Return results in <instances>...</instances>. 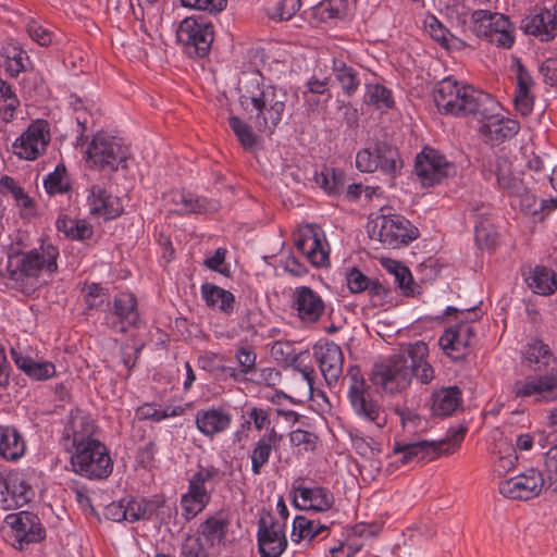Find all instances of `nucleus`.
<instances>
[{"mask_svg": "<svg viewBox=\"0 0 557 557\" xmlns=\"http://www.w3.org/2000/svg\"><path fill=\"white\" fill-rule=\"evenodd\" d=\"M314 355L327 385L336 384L343 373L344 357L341 347L333 342H329L315 346Z\"/></svg>", "mask_w": 557, "mask_h": 557, "instance_id": "obj_31", "label": "nucleus"}, {"mask_svg": "<svg viewBox=\"0 0 557 557\" xmlns=\"http://www.w3.org/2000/svg\"><path fill=\"white\" fill-rule=\"evenodd\" d=\"M59 256L58 246L49 238H40L37 247L9 256L10 276L24 293L34 292L58 271Z\"/></svg>", "mask_w": 557, "mask_h": 557, "instance_id": "obj_2", "label": "nucleus"}, {"mask_svg": "<svg viewBox=\"0 0 557 557\" xmlns=\"http://www.w3.org/2000/svg\"><path fill=\"white\" fill-rule=\"evenodd\" d=\"M51 139L46 120L33 121L12 143V153L24 161H35L47 151Z\"/></svg>", "mask_w": 557, "mask_h": 557, "instance_id": "obj_13", "label": "nucleus"}, {"mask_svg": "<svg viewBox=\"0 0 557 557\" xmlns=\"http://www.w3.org/2000/svg\"><path fill=\"white\" fill-rule=\"evenodd\" d=\"M281 435L274 429L261 435L253 444L250 451L251 472L255 475L261 473L262 468L268 463L273 449L278 445Z\"/></svg>", "mask_w": 557, "mask_h": 557, "instance_id": "obj_37", "label": "nucleus"}, {"mask_svg": "<svg viewBox=\"0 0 557 557\" xmlns=\"http://www.w3.org/2000/svg\"><path fill=\"white\" fill-rule=\"evenodd\" d=\"M423 27L426 34L445 49H460L463 41L454 36L448 28L434 15H426L423 20Z\"/></svg>", "mask_w": 557, "mask_h": 557, "instance_id": "obj_40", "label": "nucleus"}, {"mask_svg": "<svg viewBox=\"0 0 557 557\" xmlns=\"http://www.w3.org/2000/svg\"><path fill=\"white\" fill-rule=\"evenodd\" d=\"M476 115L479 132L490 141H503L518 134L520 124L517 120L506 116L503 108L490 94L481 96Z\"/></svg>", "mask_w": 557, "mask_h": 557, "instance_id": "obj_8", "label": "nucleus"}, {"mask_svg": "<svg viewBox=\"0 0 557 557\" xmlns=\"http://www.w3.org/2000/svg\"><path fill=\"white\" fill-rule=\"evenodd\" d=\"M87 206L90 215L103 220H112L123 212L120 197L113 195L107 187L94 185L87 196Z\"/></svg>", "mask_w": 557, "mask_h": 557, "instance_id": "obj_27", "label": "nucleus"}, {"mask_svg": "<svg viewBox=\"0 0 557 557\" xmlns=\"http://www.w3.org/2000/svg\"><path fill=\"white\" fill-rule=\"evenodd\" d=\"M364 99L368 104L380 111H386L395 104L392 90L380 83L366 84Z\"/></svg>", "mask_w": 557, "mask_h": 557, "instance_id": "obj_50", "label": "nucleus"}, {"mask_svg": "<svg viewBox=\"0 0 557 557\" xmlns=\"http://www.w3.org/2000/svg\"><path fill=\"white\" fill-rule=\"evenodd\" d=\"M202 299L212 310L231 314L234 310L235 297L230 292L212 283H203L200 287Z\"/></svg>", "mask_w": 557, "mask_h": 557, "instance_id": "obj_39", "label": "nucleus"}, {"mask_svg": "<svg viewBox=\"0 0 557 557\" xmlns=\"http://www.w3.org/2000/svg\"><path fill=\"white\" fill-rule=\"evenodd\" d=\"M108 306L106 322L113 331L125 333L129 327L138 325L140 318L134 294L121 292L114 296Z\"/></svg>", "mask_w": 557, "mask_h": 557, "instance_id": "obj_20", "label": "nucleus"}, {"mask_svg": "<svg viewBox=\"0 0 557 557\" xmlns=\"http://www.w3.org/2000/svg\"><path fill=\"white\" fill-rule=\"evenodd\" d=\"M412 379L405 354L395 356L386 362L377 363L373 370V381L381 385L386 392L395 393L406 388Z\"/></svg>", "mask_w": 557, "mask_h": 557, "instance_id": "obj_19", "label": "nucleus"}, {"mask_svg": "<svg viewBox=\"0 0 557 557\" xmlns=\"http://www.w3.org/2000/svg\"><path fill=\"white\" fill-rule=\"evenodd\" d=\"M368 232L372 238L393 249L408 245L419 235L418 228L399 214L377 215L369 222Z\"/></svg>", "mask_w": 557, "mask_h": 557, "instance_id": "obj_9", "label": "nucleus"}, {"mask_svg": "<svg viewBox=\"0 0 557 557\" xmlns=\"http://www.w3.org/2000/svg\"><path fill=\"white\" fill-rule=\"evenodd\" d=\"M209 502L210 498L188 486L187 492L181 497L182 513L185 519L190 520L200 513Z\"/></svg>", "mask_w": 557, "mask_h": 557, "instance_id": "obj_56", "label": "nucleus"}, {"mask_svg": "<svg viewBox=\"0 0 557 557\" xmlns=\"http://www.w3.org/2000/svg\"><path fill=\"white\" fill-rule=\"evenodd\" d=\"M403 428L411 434L422 433L431 428L430 421L414 410L406 409L400 412Z\"/></svg>", "mask_w": 557, "mask_h": 557, "instance_id": "obj_60", "label": "nucleus"}, {"mask_svg": "<svg viewBox=\"0 0 557 557\" xmlns=\"http://www.w3.org/2000/svg\"><path fill=\"white\" fill-rule=\"evenodd\" d=\"M466 431L465 426L457 425L447 431V437L444 441L396 442L392 454L388 456V470L394 471L400 466L432 460L441 453L455 451L463 441Z\"/></svg>", "mask_w": 557, "mask_h": 557, "instance_id": "obj_4", "label": "nucleus"}, {"mask_svg": "<svg viewBox=\"0 0 557 557\" xmlns=\"http://www.w3.org/2000/svg\"><path fill=\"white\" fill-rule=\"evenodd\" d=\"M456 171V165L436 149L425 147L416 157L414 173L423 187L440 184Z\"/></svg>", "mask_w": 557, "mask_h": 557, "instance_id": "obj_14", "label": "nucleus"}, {"mask_svg": "<svg viewBox=\"0 0 557 557\" xmlns=\"http://www.w3.org/2000/svg\"><path fill=\"white\" fill-rule=\"evenodd\" d=\"M347 397L354 413L362 421L381 430L386 424V416L374 398L371 386L366 382L358 367L347 370Z\"/></svg>", "mask_w": 557, "mask_h": 557, "instance_id": "obj_6", "label": "nucleus"}, {"mask_svg": "<svg viewBox=\"0 0 557 557\" xmlns=\"http://www.w3.org/2000/svg\"><path fill=\"white\" fill-rule=\"evenodd\" d=\"M356 0H323L318 7L317 12L321 18L342 17L348 9L350 2Z\"/></svg>", "mask_w": 557, "mask_h": 557, "instance_id": "obj_61", "label": "nucleus"}, {"mask_svg": "<svg viewBox=\"0 0 557 557\" xmlns=\"http://www.w3.org/2000/svg\"><path fill=\"white\" fill-rule=\"evenodd\" d=\"M445 14L451 23L457 25H466L468 20L471 22V14L469 7L465 1L451 0L445 9Z\"/></svg>", "mask_w": 557, "mask_h": 557, "instance_id": "obj_63", "label": "nucleus"}, {"mask_svg": "<svg viewBox=\"0 0 557 557\" xmlns=\"http://www.w3.org/2000/svg\"><path fill=\"white\" fill-rule=\"evenodd\" d=\"M486 92L465 85L451 77L442 79L434 89V102L437 109L448 114H473L478 111Z\"/></svg>", "mask_w": 557, "mask_h": 557, "instance_id": "obj_7", "label": "nucleus"}, {"mask_svg": "<svg viewBox=\"0 0 557 557\" xmlns=\"http://www.w3.org/2000/svg\"><path fill=\"white\" fill-rule=\"evenodd\" d=\"M55 227L58 232L74 240H84L92 235V226L87 221L72 219L64 214L58 216Z\"/></svg>", "mask_w": 557, "mask_h": 557, "instance_id": "obj_47", "label": "nucleus"}, {"mask_svg": "<svg viewBox=\"0 0 557 557\" xmlns=\"http://www.w3.org/2000/svg\"><path fill=\"white\" fill-rule=\"evenodd\" d=\"M20 100L12 86L0 77V117L5 123L16 116Z\"/></svg>", "mask_w": 557, "mask_h": 557, "instance_id": "obj_54", "label": "nucleus"}, {"mask_svg": "<svg viewBox=\"0 0 557 557\" xmlns=\"http://www.w3.org/2000/svg\"><path fill=\"white\" fill-rule=\"evenodd\" d=\"M534 87L535 83L531 74L520 62H517L515 107L516 110L522 115L530 114L533 109Z\"/></svg>", "mask_w": 557, "mask_h": 557, "instance_id": "obj_33", "label": "nucleus"}, {"mask_svg": "<svg viewBox=\"0 0 557 557\" xmlns=\"http://www.w3.org/2000/svg\"><path fill=\"white\" fill-rule=\"evenodd\" d=\"M287 547L285 523L272 518L261 519L258 529V549L261 557H280Z\"/></svg>", "mask_w": 557, "mask_h": 557, "instance_id": "obj_25", "label": "nucleus"}, {"mask_svg": "<svg viewBox=\"0 0 557 557\" xmlns=\"http://www.w3.org/2000/svg\"><path fill=\"white\" fill-rule=\"evenodd\" d=\"M11 357L15 366L28 377L35 381H46L55 375V366L48 360H38L32 356V351L21 345L10 348Z\"/></svg>", "mask_w": 557, "mask_h": 557, "instance_id": "obj_28", "label": "nucleus"}, {"mask_svg": "<svg viewBox=\"0 0 557 557\" xmlns=\"http://www.w3.org/2000/svg\"><path fill=\"white\" fill-rule=\"evenodd\" d=\"M92 419L82 410H72L63 432L72 470L87 479L110 475L113 463L107 447L95 435Z\"/></svg>", "mask_w": 557, "mask_h": 557, "instance_id": "obj_1", "label": "nucleus"}, {"mask_svg": "<svg viewBox=\"0 0 557 557\" xmlns=\"http://www.w3.org/2000/svg\"><path fill=\"white\" fill-rule=\"evenodd\" d=\"M314 182L326 194L336 195L344 187V173L334 168L324 166L315 173Z\"/></svg>", "mask_w": 557, "mask_h": 557, "instance_id": "obj_53", "label": "nucleus"}, {"mask_svg": "<svg viewBox=\"0 0 557 557\" xmlns=\"http://www.w3.org/2000/svg\"><path fill=\"white\" fill-rule=\"evenodd\" d=\"M461 405V393L457 387H446L433 393L431 410L434 416H450Z\"/></svg>", "mask_w": 557, "mask_h": 557, "instance_id": "obj_42", "label": "nucleus"}, {"mask_svg": "<svg viewBox=\"0 0 557 557\" xmlns=\"http://www.w3.org/2000/svg\"><path fill=\"white\" fill-rule=\"evenodd\" d=\"M511 160L506 153H499L488 165L490 175H494L500 189L507 194H518L521 181L511 169Z\"/></svg>", "mask_w": 557, "mask_h": 557, "instance_id": "obj_34", "label": "nucleus"}, {"mask_svg": "<svg viewBox=\"0 0 557 557\" xmlns=\"http://www.w3.org/2000/svg\"><path fill=\"white\" fill-rule=\"evenodd\" d=\"M226 528V520L220 517H210L201 524V537L209 548L223 546L225 544Z\"/></svg>", "mask_w": 557, "mask_h": 557, "instance_id": "obj_49", "label": "nucleus"}, {"mask_svg": "<svg viewBox=\"0 0 557 557\" xmlns=\"http://www.w3.org/2000/svg\"><path fill=\"white\" fill-rule=\"evenodd\" d=\"M44 187L46 193L50 196L62 195L70 190V177L63 164H58L55 169L44 178Z\"/></svg>", "mask_w": 557, "mask_h": 557, "instance_id": "obj_55", "label": "nucleus"}, {"mask_svg": "<svg viewBox=\"0 0 557 557\" xmlns=\"http://www.w3.org/2000/svg\"><path fill=\"white\" fill-rule=\"evenodd\" d=\"M123 504L125 505L127 522L151 519L161 506V502L158 499L143 497H124Z\"/></svg>", "mask_w": 557, "mask_h": 557, "instance_id": "obj_43", "label": "nucleus"}, {"mask_svg": "<svg viewBox=\"0 0 557 557\" xmlns=\"http://www.w3.org/2000/svg\"><path fill=\"white\" fill-rule=\"evenodd\" d=\"M290 301L295 315L302 324L311 325L318 322L324 314V300L309 286L295 287Z\"/></svg>", "mask_w": 557, "mask_h": 557, "instance_id": "obj_24", "label": "nucleus"}, {"mask_svg": "<svg viewBox=\"0 0 557 557\" xmlns=\"http://www.w3.org/2000/svg\"><path fill=\"white\" fill-rule=\"evenodd\" d=\"M3 67L11 76H17L26 69L28 55L14 40H9L2 46Z\"/></svg>", "mask_w": 557, "mask_h": 557, "instance_id": "obj_45", "label": "nucleus"}, {"mask_svg": "<svg viewBox=\"0 0 557 557\" xmlns=\"http://www.w3.org/2000/svg\"><path fill=\"white\" fill-rule=\"evenodd\" d=\"M556 358L549 346L541 339L530 341L523 351L522 364L528 369L540 372L555 363Z\"/></svg>", "mask_w": 557, "mask_h": 557, "instance_id": "obj_35", "label": "nucleus"}, {"mask_svg": "<svg viewBox=\"0 0 557 557\" xmlns=\"http://www.w3.org/2000/svg\"><path fill=\"white\" fill-rule=\"evenodd\" d=\"M356 166L366 173L380 171L392 181L400 173L403 160L396 147L386 143H377L357 152Z\"/></svg>", "mask_w": 557, "mask_h": 557, "instance_id": "obj_11", "label": "nucleus"}, {"mask_svg": "<svg viewBox=\"0 0 557 557\" xmlns=\"http://www.w3.org/2000/svg\"><path fill=\"white\" fill-rule=\"evenodd\" d=\"M163 205L168 213L178 215L214 212L220 207L216 200L198 197L184 189L166 193L163 197Z\"/></svg>", "mask_w": 557, "mask_h": 557, "instance_id": "obj_22", "label": "nucleus"}, {"mask_svg": "<svg viewBox=\"0 0 557 557\" xmlns=\"http://www.w3.org/2000/svg\"><path fill=\"white\" fill-rule=\"evenodd\" d=\"M131 150L123 138L106 133H96L85 150V161L100 171L124 170L131 159Z\"/></svg>", "mask_w": 557, "mask_h": 557, "instance_id": "obj_5", "label": "nucleus"}, {"mask_svg": "<svg viewBox=\"0 0 557 557\" xmlns=\"http://www.w3.org/2000/svg\"><path fill=\"white\" fill-rule=\"evenodd\" d=\"M490 440L494 472L498 475H505L515 468L518 461L516 448L511 441L498 429L491 432Z\"/></svg>", "mask_w": 557, "mask_h": 557, "instance_id": "obj_32", "label": "nucleus"}, {"mask_svg": "<svg viewBox=\"0 0 557 557\" xmlns=\"http://www.w3.org/2000/svg\"><path fill=\"white\" fill-rule=\"evenodd\" d=\"M351 445L356 453L364 458H373L381 453V444L372 436H366L357 428L347 430Z\"/></svg>", "mask_w": 557, "mask_h": 557, "instance_id": "obj_52", "label": "nucleus"}, {"mask_svg": "<svg viewBox=\"0 0 557 557\" xmlns=\"http://www.w3.org/2000/svg\"><path fill=\"white\" fill-rule=\"evenodd\" d=\"M545 471L547 475V486L557 493V444L546 451Z\"/></svg>", "mask_w": 557, "mask_h": 557, "instance_id": "obj_64", "label": "nucleus"}, {"mask_svg": "<svg viewBox=\"0 0 557 557\" xmlns=\"http://www.w3.org/2000/svg\"><path fill=\"white\" fill-rule=\"evenodd\" d=\"M333 73L343 94L347 97L354 96L361 84L359 72L344 61L334 59Z\"/></svg>", "mask_w": 557, "mask_h": 557, "instance_id": "obj_44", "label": "nucleus"}, {"mask_svg": "<svg viewBox=\"0 0 557 557\" xmlns=\"http://www.w3.org/2000/svg\"><path fill=\"white\" fill-rule=\"evenodd\" d=\"M293 502L301 510L325 512L333 507L334 495L326 487L300 480L293 484Z\"/></svg>", "mask_w": 557, "mask_h": 557, "instance_id": "obj_21", "label": "nucleus"}, {"mask_svg": "<svg viewBox=\"0 0 557 557\" xmlns=\"http://www.w3.org/2000/svg\"><path fill=\"white\" fill-rule=\"evenodd\" d=\"M428 354V345L422 341L410 344L405 354L409 367L412 369V376L414 375L423 384H428L434 377L432 367L425 361Z\"/></svg>", "mask_w": 557, "mask_h": 557, "instance_id": "obj_36", "label": "nucleus"}, {"mask_svg": "<svg viewBox=\"0 0 557 557\" xmlns=\"http://www.w3.org/2000/svg\"><path fill=\"white\" fill-rule=\"evenodd\" d=\"M242 418L244 425L252 423L257 431L268 430L271 424L269 412L262 407H247Z\"/></svg>", "mask_w": 557, "mask_h": 557, "instance_id": "obj_62", "label": "nucleus"}, {"mask_svg": "<svg viewBox=\"0 0 557 557\" xmlns=\"http://www.w3.org/2000/svg\"><path fill=\"white\" fill-rule=\"evenodd\" d=\"M219 473V469L214 466H199L189 478L188 486L211 499V493L218 482Z\"/></svg>", "mask_w": 557, "mask_h": 557, "instance_id": "obj_48", "label": "nucleus"}, {"mask_svg": "<svg viewBox=\"0 0 557 557\" xmlns=\"http://www.w3.org/2000/svg\"><path fill=\"white\" fill-rule=\"evenodd\" d=\"M300 9V0H278L267 9L268 16L275 22L290 20Z\"/></svg>", "mask_w": 557, "mask_h": 557, "instance_id": "obj_59", "label": "nucleus"}, {"mask_svg": "<svg viewBox=\"0 0 557 557\" xmlns=\"http://www.w3.org/2000/svg\"><path fill=\"white\" fill-rule=\"evenodd\" d=\"M0 531L3 540L18 549L44 537V530L38 518L27 511L7 515Z\"/></svg>", "mask_w": 557, "mask_h": 557, "instance_id": "obj_12", "label": "nucleus"}, {"mask_svg": "<svg viewBox=\"0 0 557 557\" xmlns=\"http://www.w3.org/2000/svg\"><path fill=\"white\" fill-rule=\"evenodd\" d=\"M26 443L23 436L11 426L0 429V456L5 460L14 461L24 456Z\"/></svg>", "mask_w": 557, "mask_h": 557, "instance_id": "obj_41", "label": "nucleus"}, {"mask_svg": "<svg viewBox=\"0 0 557 557\" xmlns=\"http://www.w3.org/2000/svg\"><path fill=\"white\" fill-rule=\"evenodd\" d=\"M183 412L184 409L182 407L162 408L156 405L145 404L137 409L136 414L139 419H151L159 422L170 417L181 416Z\"/></svg>", "mask_w": 557, "mask_h": 557, "instance_id": "obj_58", "label": "nucleus"}, {"mask_svg": "<svg viewBox=\"0 0 557 557\" xmlns=\"http://www.w3.org/2000/svg\"><path fill=\"white\" fill-rule=\"evenodd\" d=\"M521 28L543 41L552 40L557 35V12L555 9H536L522 20Z\"/></svg>", "mask_w": 557, "mask_h": 557, "instance_id": "obj_29", "label": "nucleus"}, {"mask_svg": "<svg viewBox=\"0 0 557 557\" xmlns=\"http://www.w3.org/2000/svg\"><path fill=\"white\" fill-rule=\"evenodd\" d=\"M469 28L478 37L502 48H510L515 41V26L509 18L497 12L475 10Z\"/></svg>", "mask_w": 557, "mask_h": 557, "instance_id": "obj_10", "label": "nucleus"}, {"mask_svg": "<svg viewBox=\"0 0 557 557\" xmlns=\"http://www.w3.org/2000/svg\"><path fill=\"white\" fill-rule=\"evenodd\" d=\"M228 125L239 144L246 150H253L258 146L259 137L245 121L238 116L232 115L228 117Z\"/></svg>", "mask_w": 557, "mask_h": 557, "instance_id": "obj_57", "label": "nucleus"}, {"mask_svg": "<svg viewBox=\"0 0 557 557\" xmlns=\"http://www.w3.org/2000/svg\"><path fill=\"white\" fill-rule=\"evenodd\" d=\"M231 412L223 407L211 406L200 409L195 414L197 430L206 437L214 436L227 431L232 424Z\"/></svg>", "mask_w": 557, "mask_h": 557, "instance_id": "obj_30", "label": "nucleus"}, {"mask_svg": "<svg viewBox=\"0 0 557 557\" xmlns=\"http://www.w3.org/2000/svg\"><path fill=\"white\" fill-rule=\"evenodd\" d=\"M473 336L470 320L460 319L454 326L448 327L440 337L438 344L443 351L454 361L461 359Z\"/></svg>", "mask_w": 557, "mask_h": 557, "instance_id": "obj_26", "label": "nucleus"}, {"mask_svg": "<svg viewBox=\"0 0 557 557\" xmlns=\"http://www.w3.org/2000/svg\"><path fill=\"white\" fill-rule=\"evenodd\" d=\"M33 472L15 470L1 474L0 507L11 510L26 505L33 497Z\"/></svg>", "mask_w": 557, "mask_h": 557, "instance_id": "obj_15", "label": "nucleus"}, {"mask_svg": "<svg viewBox=\"0 0 557 557\" xmlns=\"http://www.w3.org/2000/svg\"><path fill=\"white\" fill-rule=\"evenodd\" d=\"M525 281L528 286L540 295H550L557 290V274L545 267L533 269Z\"/></svg>", "mask_w": 557, "mask_h": 557, "instance_id": "obj_46", "label": "nucleus"}, {"mask_svg": "<svg viewBox=\"0 0 557 557\" xmlns=\"http://www.w3.org/2000/svg\"><path fill=\"white\" fill-rule=\"evenodd\" d=\"M545 485L543 474L531 468L499 483V493L511 499L527 500L536 497Z\"/></svg>", "mask_w": 557, "mask_h": 557, "instance_id": "obj_23", "label": "nucleus"}, {"mask_svg": "<svg viewBox=\"0 0 557 557\" xmlns=\"http://www.w3.org/2000/svg\"><path fill=\"white\" fill-rule=\"evenodd\" d=\"M176 38L189 53L205 57L213 41V26L202 18L185 17L177 26Z\"/></svg>", "mask_w": 557, "mask_h": 557, "instance_id": "obj_16", "label": "nucleus"}, {"mask_svg": "<svg viewBox=\"0 0 557 557\" xmlns=\"http://www.w3.org/2000/svg\"><path fill=\"white\" fill-rule=\"evenodd\" d=\"M327 534V527L305 516H296L293 520L290 540L296 544L309 545L318 537Z\"/></svg>", "mask_w": 557, "mask_h": 557, "instance_id": "obj_38", "label": "nucleus"}, {"mask_svg": "<svg viewBox=\"0 0 557 557\" xmlns=\"http://www.w3.org/2000/svg\"><path fill=\"white\" fill-rule=\"evenodd\" d=\"M294 244L314 267H323L329 261V245L323 231L315 224L300 226L294 234Z\"/></svg>", "mask_w": 557, "mask_h": 557, "instance_id": "obj_17", "label": "nucleus"}, {"mask_svg": "<svg viewBox=\"0 0 557 557\" xmlns=\"http://www.w3.org/2000/svg\"><path fill=\"white\" fill-rule=\"evenodd\" d=\"M285 99V92L255 75L244 85L239 103L258 131L272 134L283 117Z\"/></svg>", "mask_w": 557, "mask_h": 557, "instance_id": "obj_3", "label": "nucleus"}, {"mask_svg": "<svg viewBox=\"0 0 557 557\" xmlns=\"http://www.w3.org/2000/svg\"><path fill=\"white\" fill-rule=\"evenodd\" d=\"M70 104L75 111L76 122L83 131L88 129L95 125L98 109L92 100H84L75 95H72L70 97Z\"/></svg>", "mask_w": 557, "mask_h": 557, "instance_id": "obj_51", "label": "nucleus"}, {"mask_svg": "<svg viewBox=\"0 0 557 557\" xmlns=\"http://www.w3.org/2000/svg\"><path fill=\"white\" fill-rule=\"evenodd\" d=\"M512 393L518 398H532L535 401H554L557 399V371L531 374L516 380Z\"/></svg>", "mask_w": 557, "mask_h": 557, "instance_id": "obj_18", "label": "nucleus"}]
</instances>
